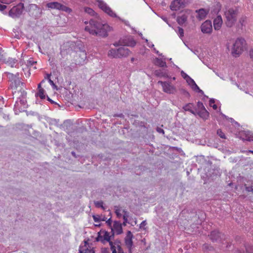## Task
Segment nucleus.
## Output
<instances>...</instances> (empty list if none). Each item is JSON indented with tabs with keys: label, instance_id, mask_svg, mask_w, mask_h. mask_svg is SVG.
Returning a JSON list of instances; mask_svg holds the SVG:
<instances>
[{
	"label": "nucleus",
	"instance_id": "nucleus-1",
	"mask_svg": "<svg viewBox=\"0 0 253 253\" xmlns=\"http://www.w3.org/2000/svg\"><path fill=\"white\" fill-rule=\"evenodd\" d=\"M109 26L107 24H103L98 21L91 19L89 25L85 27V31L92 35L106 37L108 36V30Z\"/></svg>",
	"mask_w": 253,
	"mask_h": 253
},
{
	"label": "nucleus",
	"instance_id": "nucleus-2",
	"mask_svg": "<svg viewBox=\"0 0 253 253\" xmlns=\"http://www.w3.org/2000/svg\"><path fill=\"white\" fill-rule=\"evenodd\" d=\"M111 236L108 232H103V235H101L99 233L97 238V241H100L104 243V241L109 242L110 249L112 252V253H125L120 245V242L119 240H116L114 242L111 241Z\"/></svg>",
	"mask_w": 253,
	"mask_h": 253
},
{
	"label": "nucleus",
	"instance_id": "nucleus-3",
	"mask_svg": "<svg viewBox=\"0 0 253 253\" xmlns=\"http://www.w3.org/2000/svg\"><path fill=\"white\" fill-rule=\"evenodd\" d=\"M246 42L244 38H237L232 48V55L235 57L239 56L246 49Z\"/></svg>",
	"mask_w": 253,
	"mask_h": 253
},
{
	"label": "nucleus",
	"instance_id": "nucleus-4",
	"mask_svg": "<svg viewBox=\"0 0 253 253\" xmlns=\"http://www.w3.org/2000/svg\"><path fill=\"white\" fill-rule=\"evenodd\" d=\"M238 14V9L236 7L229 8L224 12L226 18V25L228 27H232L237 20V16Z\"/></svg>",
	"mask_w": 253,
	"mask_h": 253
},
{
	"label": "nucleus",
	"instance_id": "nucleus-5",
	"mask_svg": "<svg viewBox=\"0 0 253 253\" xmlns=\"http://www.w3.org/2000/svg\"><path fill=\"white\" fill-rule=\"evenodd\" d=\"M27 92L25 90L21 92L20 96L18 98L14 105V110L15 111H24L28 107L26 100Z\"/></svg>",
	"mask_w": 253,
	"mask_h": 253
},
{
	"label": "nucleus",
	"instance_id": "nucleus-6",
	"mask_svg": "<svg viewBox=\"0 0 253 253\" xmlns=\"http://www.w3.org/2000/svg\"><path fill=\"white\" fill-rule=\"evenodd\" d=\"M24 8V4L20 2L16 6H13L9 10L8 14L12 18L19 17L22 14Z\"/></svg>",
	"mask_w": 253,
	"mask_h": 253
},
{
	"label": "nucleus",
	"instance_id": "nucleus-7",
	"mask_svg": "<svg viewBox=\"0 0 253 253\" xmlns=\"http://www.w3.org/2000/svg\"><path fill=\"white\" fill-rule=\"evenodd\" d=\"M158 84L162 85L163 91L167 93L174 94L176 92V87L170 83L159 81Z\"/></svg>",
	"mask_w": 253,
	"mask_h": 253
},
{
	"label": "nucleus",
	"instance_id": "nucleus-8",
	"mask_svg": "<svg viewBox=\"0 0 253 253\" xmlns=\"http://www.w3.org/2000/svg\"><path fill=\"white\" fill-rule=\"evenodd\" d=\"M29 14L35 19L39 18L42 14L41 9L35 4H30L28 6Z\"/></svg>",
	"mask_w": 253,
	"mask_h": 253
},
{
	"label": "nucleus",
	"instance_id": "nucleus-9",
	"mask_svg": "<svg viewBox=\"0 0 253 253\" xmlns=\"http://www.w3.org/2000/svg\"><path fill=\"white\" fill-rule=\"evenodd\" d=\"M46 7L51 9H56L68 12H70L72 11L69 7L56 1L47 3Z\"/></svg>",
	"mask_w": 253,
	"mask_h": 253
},
{
	"label": "nucleus",
	"instance_id": "nucleus-10",
	"mask_svg": "<svg viewBox=\"0 0 253 253\" xmlns=\"http://www.w3.org/2000/svg\"><path fill=\"white\" fill-rule=\"evenodd\" d=\"M97 2L98 7L109 15L113 17H116L117 16L116 14L113 11L111 8L104 1L101 0H98Z\"/></svg>",
	"mask_w": 253,
	"mask_h": 253
},
{
	"label": "nucleus",
	"instance_id": "nucleus-11",
	"mask_svg": "<svg viewBox=\"0 0 253 253\" xmlns=\"http://www.w3.org/2000/svg\"><path fill=\"white\" fill-rule=\"evenodd\" d=\"M225 238V236L217 230L212 231L210 234V239L213 242H221Z\"/></svg>",
	"mask_w": 253,
	"mask_h": 253
},
{
	"label": "nucleus",
	"instance_id": "nucleus-12",
	"mask_svg": "<svg viewBox=\"0 0 253 253\" xmlns=\"http://www.w3.org/2000/svg\"><path fill=\"white\" fill-rule=\"evenodd\" d=\"M185 3L186 0H174L170 5V8L171 10L177 11L181 8L184 7Z\"/></svg>",
	"mask_w": 253,
	"mask_h": 253
},
{
	"label": "nucleus",
	"instance_id": "nucleus-13",
	"mask_svg": "<svg viewBox=\"0 0 253 253\" xmlns=\"http://www.w3.org/2000/svg\"><path fill=\"white\" fill-rule=\"evenodd\" d=\"M201 31L205 34H211L212 31L211 22L210 20H206L201 26Z\"/></svg>",
	"mask_w": 253,
	"mask_h": 253
},
{
	"label": "nucleus",
	"instance_id": "nucleus-14",
	"mask_svg": "<svg viewBox=\"0 0 253 253\" xmlns=\"http://www.w3.org/2000/svg\"><path fill=\"white\" fill-rule=\"evenodd\" d=\"M118 58L126 57L129 55L130 50L126 47L122 46L117 49Z\"/></svg>",
	"mask_w": 253,
	"mask_h": 253
},
{
	"label": "nucleus",
	"instance_id": "nucleus-15",
	"mask_svg": "<svg viewBox=\"0 0 253 253\" xmlns=\"http://www.w3.org/2000/svg\"><path fill=\"white\" fill-rule=\"evenodd\" d=\"M133 235L130 231L127 232L126 236L125 238V244L126 247L130 250L133 246L132 238Z\"/></svg>",
	"mask_w": 253,
	"mask_h": 253
},
{
	"label": "nucleus",
	"instance_id": "nucleus-16",
	"mask_svg": "<svg viewBox=\"0 0 253 253\" xmlns=\"http://www.w3.org/2000/svg\"><path fill=\"white\" fill-rule=\"evenodd\" d=\"M182 109L185 111H188L191 113L192 114L194 115L195 116H196V109L194 110V109H195V105L193 103H187L186 105L183 106Z\"/></svg>",
	"mask_w": 253,
	"mask_h": 253
},
{
	"label": "nucleus",
	"instance_id": "nucleus-17",
	"mask_svg": "<svg viewBox=\"0 0 253 253\" xmlns=\"http://www.w3.org/2000/svg\"><path fill=\"white\" fill-rule=\"evenodd\" d=\"M112 231L115 230L117 235H120L123 232L122 224L118 221H115L113 224V227L111 228Z\"/></svg>",
	"mask_w": 253,
	"mask_h": 253
},
{
	"label": "nucleus",
	"instance_id": "nucleus-18",
	"mask_svg": "<svg viewBox=\"0 0 253 253\" xmlns=\"http://www.w3.org/2000/svg\"><path fill=\"white\" fill-rule=\"evenodd\" d=\"M78 55L79 58V64H84L87 57L86 51L84 50L80 49V50L78 52Z\"/></svg>",
	"mask_w": 253,
	"mask_h": 253
},
{
	"label": "nucleus",
	"instance_id": "nucleus-19",
	"mask_svg": "<svg viewBox=\"0 0 253 253\" xmlns=\"http://www.w3.org/2000/svg\"><path fill=\"white\" fill-rule=\"evenodd\" d=\"M222 24V19L221 16H217L213 20V27L215 30H219Z\"/></svg>",
	"mask_w": 253,
	"mask_h": 253
},
{
	"label": "nucleus",
	"instance_id": "nucleus-20",
	"mask_svg": "<svg viewBox=\"0 0 253 253\" xmlns=\"http://www.w3.org/2000/svg\"><path fill=\"white\" fill-rule=\"evenodd\" d=\"M45 83V80H43L42 82L38 84V93L37 95L42 99H44L45 98V96L44 95V90L43 88L42 87V84Z\"/></svg>",
	"mask_w": 253,
	"mask_h": 253
},
{
	"label": "nucleus",
	"instance_id": "nucleus-21",
	"mask_svg": "<svg viewBox=\"0 0 253 253\" xmlns=\"http://www.w3.org/2000/svg\"><path fill=\"white\" fill-rule=\"evenodd\" d=\"M196 12L198 13L197 18L199 20H201L205 19L206 17V16L208 13L206 10L204 8H201L199 10H197Z\"/></svg>",
	"mask_w": 253,
	"mask_h": 253
},
{
	"label": "nucleus",
	"instance_id": "nucleus-22",
	"mask_svg": "<svg viewBox=\"0 0 253 253\" xmlns=\"http://www.w3.org/2000/svg\"><path fill=\"white\" fill-rule=\"evenodd\" d=\"M197 115L204 120H207L209 117V113L206 109L199 110L198 112L196 111Z\"/></svg>",
	"mask_w": 253,
	"mask_h": 253
},
{
	"label": "nucleus",
	"instance_id": "nucleus-23",
	"mask_svg": "<svg viewBox=\"0 0 253 253\" xmlns=\"http://www.w3.org/2000/svg\"><path fill=\"white\" fill-rule=\"evenodd\" d=\"M188 15L184 13L181 16H179L177 17L176 21L178 24L180 25H183V24L186 23L187 21Z\"/></svg>",
	"mask_w": 253,
	"mask_h": 253
},
{
	"label": "nucleus",
	"instance_id": "nucleus-24",
	"mask_svg": "<svg viewBox=\"0 0 253 253\" xmlns=\"http://www.w3.org/2000/svg\"><path fill=\"white\" fill-rule=\"evenodd\" d=\"M155 64L157 66H158L160 67H166L167 64L165 60L162 59H160L159 58H156L155 61Z\"/></svg>",
	"mask_w": 253,
	"mask_h": 253
},
{
	"label": "nucleus",
	"instance_id": "nucleus-25",
	"mask_svg": "<svg viewBox=\"0 0 253 253\" xmlns=\"http://www.w3.org/2000/svg\"><path fill=\"white\" fill-rule=\"evenodd\" d=\"M9 78L11 79V80L13 81V83H14V84L16 86L19 85L20 83L23 84V83H21L19 78L16 75H14L12 74H10Z\"/></svg>",
	"mask_w": 253,
	"mask_h": 253
},
{
	"label": "nucleus",
	"instance_id": "nucleus-26",
	"mask_svg": "<svg viewBox=\"0 0 253 253\" xmlns=\"http://www.w3.org/2000/svg\"><path fill=\"white\" fill-rule=\"evenodd\" d=\"M117 50L115 49H111L109 50L108 53V56L112 58H118Z\"/></svg>",
	"mask_w": 253,
	"mask_h": 253
},
{
	"label": "nucleus",
	"instance_id": "nucleus-27",
	"mask_svg": "<svg viewBox=\"0 0 253 253\" xmlns=\"http://www.w3.org/2000/svg\"><path fill=\"white\" fill-rule=\"evenodd\" d=\"M154 74L158 77H165L167 76L166 73L164 72L162 70H156L154 72Z\"/></svg>",
	"mask_w": 253,
	"mask_h": 253
},
{
	"label": "nucleus",
	"instance_id": "nucleus-28",
	"mask_svg": "<svg viewBox=\"0 0 253 253\" xmlns=\"http://www.w3.org/2000/svg\"><path fill=\"white\" fill-rule=\"evenodd\" d=\"M191 87L192 88V89L193 90H194V91H196V92H198L199 93H200L201 94H204V91L201 90L199 87L197 85V84L195 83H194L191 86Z\"/></svg>",
	"mask_w": 253,
	"mask_h": 253
},
{
	"label": "nucleus",
	"instance_id": "nucleus-29",
	"mask_svg": "<svg viewBox=\"0 0 253 253\" xmlns=\"http://www.w3.org/2000/svg\"><path fill=\"white\" fill-rule=\"evenodd\" d=\"M123 212L124 213V214L123 215L124 222H123V224L124 226H126V223H127V218L128 217V213L127 211H126L125 210H123Z\"/></svg>",
	"mask_w": 253,
	"mask_h": 253
},
{
	"label": "nucleus",
	"instance_id": "nucleus-30",
	"mask_svg": "<svg viewBox=\"0 0 253 253\" xmlns=\"http://www.w3.org/2000/svg\"><path fill=\"white\" fill-rule=\"evenodd\" d=\"M179 91L181 94L183 95L185 97L187 98H189L190 97V93L185 89L182 88H180Z\"/></svg>",
	"mask_w": 253,
	"mask_h": 253
},
{
	"label": "nucleus",
	"instance_id": "nucleus-31",
	"mask_svg": "<svg viewBox=\"0 0 253 253\" xmlns=\"http://www.w3.org/2000/svg\"><path fill=\"white\" fill-rule=\"evenodd\" d=\"M115 212L118 217L120 218L122 216V214L120 213L121 208L118 206H115L114 207Z\"/></svg>",
	"mask_w": 253,
	"mask_h": 253
},
{
	"label": "nucleus",
	"instance_id": "nucleus-32",
	"mask_svg": "<svg viewBox=\"0 0 253 253\" xmlns=\"http://www.w3.org/2000/svg\"><path fill=\"white\" fill-rule=\"evenodd\" d=\"M5 53L4 51L0 47V61H5Z\"/></svg>",
	"mask_w": 253,
	"mask_h": 253
},
{
	"label": "nucleus",
	"instance_id": "nucleus-33",
	"mask_svg": "<svg viewBox=\"0 0 253 253\" xmlns=\"http://www.w3.org/2000/svg\"><path fill=\"white\" fill-rule=\"evenodd\" d=\"M249 133V131H243V132H241L240 133V137L243 139V140H247V133Z\"/></svg>",
	"mask_w": 253,
	"mask_h": 253
},
{
	"label": "nucleus",
	"instance_id": "nucleus-34",
	"mask_svg": "<svg viewBox=\"0 0 253 253\" xmlns=\"http://www.w3.org/2000/svg\"><path fill=\"white\" fill-rule=\"evenodd\" d=\"M217 134L221 138L226 139V136L223 132L221 130V129H218L217 130Z\"/></svg>",
	"mask_w": 253,
	"mask_h": 253
},
{
	"label": "nucleus",
	"instance_id": "nucleus-35",
	"mask_svg": "<svg viewBox=\"0 0 253 253\" xmlns=\"http://www.w3.org/2000/svg\"><path fill=\"white\" fill-rule=\"evenodd\" d=\"M84 11L90 15H93L95 13L94 10L92 8L89 7H85Z\"/></svg>",
	"mask_w": 253,
	"mask_h": 253
},
{
	"label": "nucleus",
	"instance_id": "nucleus-36",
	"mask_svg": "<svg viewBox=\"0 0 253 253\" xmlns=\"http://www.w3.org/2000/svg\"><path fill=\"white\" fill-rule=\"evenodd\" d=\"M136 43L135 41L134 40L131 39L126 43V45L128 46L134 47L136 45Z\"/></svg>",
	"mask_w": 253,
	"mask_h": 253
},
{
	"label": "nucleus",
	"instance_id": "nucleus-37",
	"mask_svg": "<svg viewBox=\"0 0 253 253\" xmlns=\"http://www.w3.org/2000/svg\"><path fill=\"white\" fill-rule=\"evenodd\" d=\"M177 34H178L179 37L182 38L184 36V30L181 27H178V31Z\"/></svg>",
	"mask_w": 253,
	"mask_h": 253
},
{
	"label": "nucleus",
	"instance_id": "nucleus-38",
	"mask_svg": "<svg viewBox=\"0 0 253 253\" xmlns=\"http://www.w3.org/2000/svg\"><path fill=\"white\" fill-rule=\"evenodd\" d=\"M79 253H95L92 250H89L88 249H86L84 251L82 250L81 248L79 250Z\"/></svg>",
	"mask_w": 253,
	"mask_h": 253
},
{
	"label": "nucleus",
	"instance_id": "nucleus-39",
	"mask_svg": "<svg viewBox=\"0 0 253 253\" xmlns=\"http://www.w3.org/2000/svg\"><path fill=\"white\" fill-rule=\"evenodd\" d=\"M94 204L97 208H101L104 209L103 202L102 201L95 202Z\"/></svg>",
	"mask_w": 253,
	"mask_h": 253
},
{
	"label": "nucleus",
	"instance_id": "nucleus-40",
	"mask_svg": "<svg viewBox=\"0 0 253 253\" xmlns=\"http://www.w3.org/2000/svg\"><path fill=\"white\" fill-rule=\"evenodd\" d=\"M247 141H253V132L249 131V133H247Z\"/></svg>",
	"mask_w": 253,
	"mask_h": 253
},
{
	"label": "nucleus",
	"instance_id": "nucleus-41",
	"mask_svg": "<svg viewBox=\"0 0 253 253\" xmlns=\"http://www.w3.org/2000/svg\"><path fill=\"white\" fill-rule=\"evenodd\" d=\"M186 81L190 86H191L194 83H195V82L194 81V80L190 77Z\"/></svg>",
	"mask_w": 253,
	"mask_h": 253
},
{
	"label": "nucleus",
	"instance_id": "nucleus-42",
	"mask_svg": "<svg viewBox=\"0 0 253 253\" xmlns=\"http://www.w3.org/2000/svg\"><path fill=\"white\" fill-rule=\"evenodd\" d=\"M197 107H198V109H199V110L206 109L205 106H204L203 103L201 101H198L197 102Z\"/></svg>",
	"mask_w": 253,
	"mask_h": 253
},
{
	"label": "nucleus",
	"instance_id": "nucleus-43",
	"mask_svg": "<svg viewBox=\"0 0 253 253\" xmlns=\"http://www.w3.org/2000/svg\"><path fill=\"white\" fill-rule=\"evenodd\" d=\"M92 217L95 222H98L101 221V217L99 215H93Z\"/></svg>",
	"mask_w": 253,
	"mask_h": 253
},
{
	"label": "nucleus",
	"instance_id": "nucleus-44",
	"mask_svg": "<svg viewBox=\"0 0 253 253\" xmlns=\"http://www.w3.org/2000/svg\"><path fill=\"white\" fill-rule=\"evenodd\" d=\"M246 252L247 253H253V246H248L246 248Z\"/></svg>",
	"mask_w": 253,
	"mask_h": 253
},
{
	"label": "nucleus",
	"instance_id": "nucleus-45",
	"mask_svg": "<svg viewBox=\"0 0 253 253\" xmlns=\"http://www.w3.org/2000/svg\"><path fill=\"white\" fill-rule=\"evenodd\" d=\"M211 247L208 244H204L202 246V249L204 251L210 250Z\"/></svg>",
	"mask_w": 253,
	"mask_h": 253
},
{
	"label": "nucleus",
	"instance_id": "nucleus-46",
	"mask_svg": "<svg viewBox=\"0 0 253 253\" xmlns=\"http://www.w3.org/2000/svg\"><path fill=\"white\" fill-rule=\"evenodd\" d=\"M50 74H47V77H46V79L48 80V82L50 84L53 86H56V85H55L54 82L53 81H52L50 79Z\"/></svg>",
	"mask_w": 253,
	"mask_h": 253
},
{
	"label": "nucleus",
	"instance_id": "nucleus-47",
	"mask_svg": "<svg viewBox=\"0 0 253 253\" xmlns=\"http://www.w3.org/2000/svg\"><path fill=\"white\" fill-rule=\"evenodd\" d=\"M239 22L242 26H244L245 25L246 22V19L245 17H242L240 18L239 20Z\"/></svg>",
	"mask_w": 253,
	"mask_h": 253
},
{
	"label": "nucleus",
	"instance_id": "nucleus-48",
	"mask_svg": "<svg viewBox=\"0 0 253 253\" xmlns=\"http://www.w3.org/2000/svg\"><path fill=\"white\" fill-rule=\"evenodd\" d=\"M147 222L146 220L143 221L139 225V228L140 229H143L144 230L145 229V226L146 225Z\"/></svg>",
	"mask_w": 253,
	"mask_h": 253
},
{
	"label": "nucleus",
	"instance_id": "nucleus-49",
	"mask_svg": "<svg viewBox=\"0 0 253 253\" xmlns=\"http://www.w3.org/2000/svg\"><path fill=\"white\" fill-rule=\"evenodd\" d=\"M15 0H0V2L5 4H10L14 1Z\"/></svg>",
	"mask_w": 253,
	"mask_h": 253
},
{
	"label": "nucleus",
	"instance_id": "nucleus-50",
	"mask_svg": "<svg viewBox=\"0 0 253 253\" xmlns=\"http://www.w3.org/2000/svg\"><path fill=\"white\" fill-rule=\"evenodd\" d=\"M181 75L185 80H186L189 77V76L183 71L181 72Z\"/></svg>",
	"mask_w": 253,
	"mask_h": 253
},
{
	"label": "nucleus",
	"instance_id": "nucleus-51",
	"mask_svg": "<svg viewBox=\"0 0 253 253\" xmlns=\"http://www.w3.org/2000/svg\"><path fill=\"white\" fill-rule=\"evenodd\" d=\"M10 60H11V62H10V64H11V67H14L15 64L16 63L17 60L15 59H12L11 58L10 59H9V60L8 61V62L10 61Z\"/></svg>",
	"mask_w": 253,
	"mask_h": 253
},
{
	"label": "nucleus",
	"instance_id": "nucleus-52",
	"mask_svg": "<svg viewBox=\"0 0 253 253\" xmlns=\"http://www.w3.org/2000/svg\"><path fill=\"white\" fill-rule=\"evenodd\" d=\"M245 189L248 192H252L253 193V188L252 186H246Z\"/></svg>",
	"mask_w": 253,
	"mask_h": 253
},
{
	"label": "nucleus",
	"instance_id": "nucleus-53",
	"mask_svg": "<svg viewBox=\"0 0 253 253\" xmlns=\"http://www.w3.org/2000/svg\"><path fill=\"white\" fill-rule=\"evenodd\" d=\"M112 219L111 218H109L107 220H106V223L109 227H112Z\"/></svg>",
	"mask_w": 253,
	"mask_h": 253
},
{
	"label": "nucleus",
	"instance_id": "nucleus-54",
	"mask_svg": "<svg viewBox=\"0 0 253 253\" xmlns=\"http://www.w3.org/2000/svg\"><path fill=\"white\" fill-rule=\"evenodd\" d=\"M35 63H36V61H34L32 59H29L28 61V65H34Z\"/></svg>",
	"mask_w": 253,
	"mask_h": 253
},
{
	"label": "nucleus",
	"instance_id": "nucleus-55",
	"mask_svg": "<svg viewBox=\"0 0 253 253\" xmlns=\"http://www.w3.org/2000/svg\"><path fill=\"white\" fill-rule=\"evenodd\" d=\"M157 131L159 132V133H163V134H164L165 133V131L164 130L160 128V127H157Z\"/></svg>",
	"mask_w": 253,
	"mask_h": 253
},
{
	"label": "nucleus",
	"instance_id": "nucleus-56",
	"mask_svg": "<svg viewBox=\"0 0 253 253\" xmlns=\"http://www.w3.org/2000/svg\"><path fill=\"white\" fill-rule=\"evenodd\" d=\"M214 103H215V100L214 99L211 98L210 99L209 104L211 106H212L213 104H214Z\"/></svg>",
	"mask_w": 253,
	"mask_h": 253
},
{
	"label": "nucleus",
	"instance_id": "nucleus-57",
	"mask_svg": "<svg viewBox=\"0 0 253 253\" xmlns=\"http://www.w3.org/2000/svg\"><path fill=\"white\" fill-rule=\"evenodd\" d=\"M6 8V6L0 4V11H3Z\"/></svg>",
	"mask_w": 253,
	"mask_h": 253
},
{
	"label": "nucleus",
	"instance_id": "nucleus-58",
	"mask_svg": "<svg viewBox=\"0 0 253 253\" xmlns=\"http://www.w3.org/2000/svg\"><path fill=\"white\" fill-rule=\"evenodd\" d=\"M251 58L253 60V49H251L249 52Z\"/></svg>",
	"mask_w": 253,
	"mask_h": 253
},
{
	"label": "nucleus",
	"instance_id": "nucleus-59",
	"mask_svg": "<svg viewBox=\"0 0 253 253\" xmlns=\"http://www.w3.org/2000/svg\"><path fill=\"white\" fill-rule=\"evenodd\" d=\"M102 253H110L108 249H104L102 250Z\"/></svg>",
	"mask_w": 253,
	"mask_h": 253
},
{
	"label": "nucleus",
	"instance_id": "nucleus-60",
	"mask_svg": "<svg viewBox=\"0 0 253 253\" xmlns=\"http://www.w3.org/2000/svg\"><path fill=\"white\" fill-rule=\"evenodd\" d=\"M211 107H212L214 110H216L217 108V106L216 104H213Z\"/></svg>",
	"mask_w": 253,
	"mask_h": 253
},
{
	"label": "nucleus",
	"instance_id": "nucleus-61",
	"mask_svg": "<svg viewBox=\"0 0 253 253\" xmlns=\"http://www.w3.org/2000/svg\"><path fill=\"white\" fill-rule=\"evenodd\" d=\"M47 100L49 101V102H50L52 104L54 103V102L52 99H51L49 97H48V96H47Z\"/></svg>",
	"mask_w": 253,
	"mask_h": 253
},
{
	"label": "nucleus",
	"instance_id": "nucleus-62",
	"mask_svg": "<svg viewBox=\"0 0 253 253\" xmlns=\"http://www.w3.org/2000/svg\"><path fill=\"white\" fill-rule=\"evenodd\" d=\"M113 45L115 46H118L119 45V44L118 42H115Z\"/></svg>",
	"mask_w": 253,
	"mask_h": 253
},
{
	"label": "nucleus",
	"instance_id": "nucleus-63",
	"mask_svg": "<svg viewBox=\"0 0 253 253\" xmlns=\"http://www.w3.org/2000/svg\"><path fill=\"white\" fill-rule=\"evenodd\" d=\"M106 217H105V216H104L103 218H101V220L102 221H106Z\"/></svg>",
	"mask_w": 253,
	"mask_h": 253
},
{
	"label": "nucleus",
	"instance_id": "nucleus-64",
	"mask_svg": "<svg viewBox=\"0 0 253 253\" xmlns=\"http://www.w3.org/2000/svg\"><path fill=\"white\" fill-rule=\"evenodd\" d=\"M163 19L165 21H166V22H167V18H166V17L163 18Z\"/></svg>",
	"mask_w": 253,
	"mask_h": 253
}]
</instances>
